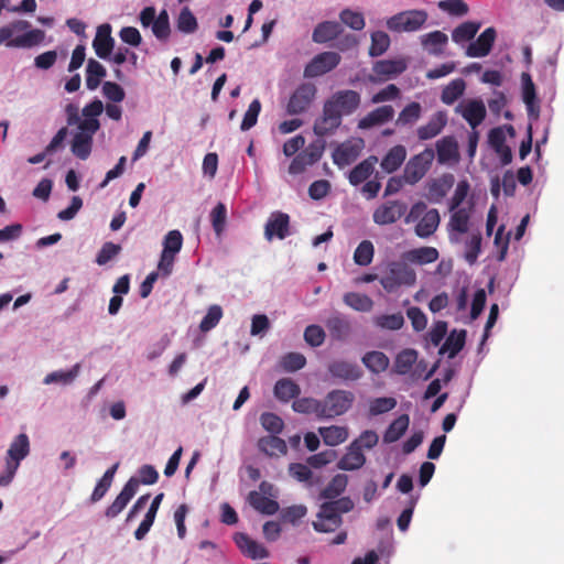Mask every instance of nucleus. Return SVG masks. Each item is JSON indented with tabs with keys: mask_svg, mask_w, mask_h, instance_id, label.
<instances>
[{
	"mask_svg": "<svg viewBox=\"0 0 564 564\" xmlns=\"http://www.w3.org/2000/svg\"><path fill=\"white\" fill-rule=\"evenodd\" d=\"M29 454V436L25 433H21L13 438L7 451L6 467L3 471H0V487H7L11 484L21 462Z\"/></svg>",
	"mask_w": 564,
	"mask_h": 564,
	"instance_id": "nucleus-1",
	"label": "nucleus"
},
{
	"mask_svg": "<svg viewBox=\"0 0 564 564\" xmlns=\"http://www.w3.org/2000/svg\"><path fill=\"white\" fill-rule=\"evenodd\" d=\"M408 261H391L387 274L380 279V284L387 292H393L401 285L412 286L416 282L415 271Z\"/></svg>",
	"mask_w": 564,
	"mask_h": 564,
	"instance_id": "nucleus-2",
	"label": "nucleus"
},
{
	"mask_svg": "<svg viewBox=\"0 0 564 564\" xmlns=\"http://www.w3.org/2000/svg\"><path fill=\"white\" fill-rule=\"evenodd\" d=\"M355 394L347 390H332L322 400V419L345 414L354 404Z\"/></svg>",
	"mask_w": 564,
	"mask_h": 564,
	"instance_id": "nucleus-3",
	"label": "nucleus"
},
{
	"mask_svg": "<svg viewBox=\"0 0 564 564\" xmlns=\"http://www.w3.org/2000/svg\"><path fill=\"white\" fill-rule=\"evenodd\" d=\"M435 153L433 149L426 148L419 154L412 156L405 164L403 180L406 184L414 185L429 172Z\"/></svg>",
	"mask_w": 564,
	"mask_h": 564,
	"instance_id": "nucleus-4",
	"label": "nucleus"
},
{
	"mask_svg": "<svg viewBox=\"0 0 564 564\" xmlns=\"http://www.w3.org/2000/svg\"><path fill=\"white\" fill-rule=\"evenodd\" d=\"M424 10H408L392 15L387 21V28L392 32H414L420 30L427 21Z\"/></svg>",
	"mask_w": 564,
	"mask_h": 564,
	"instance_id": "nucleus-5",
	"label": "nucleus"
},
{
	"mask_svg": "<svg viewBox=\"0 0 564 564\" xmlns=\"http://www.w3.org/2000/svg\"><path fill=\"white\" fill-rule=\"evenodd\" d=\"M143 28H152V33L160 41H167L171 34L169 13L162 10L158 15L154 7H145L139 15Z\"/></svg>",
	"mask_w": 564,
	"mask_h": 564,
	"instance_id": "nucleus-6",
	"label": "nucleus"
},
{
	"mask_svg": "<svg viewBox=\"0 0 564 564\" xmlns=\"http://www.w3.org/2000/svg\"><path fill=\"white\" fill-rule=\"evenodd\" d=\"M316 86L312 83H303L292 93L286 104L288 115L295 116L308 110L316 97Z\"/></svg>",
	"mask_w": 564,
	"mask_h": 564,
	"instance_id": "nucleus-7",
	"label": "nucleus"
},
{
	"mask_svg": "<svg viewBox=\"0 0 564 564\" xmlns=\"http://www.w3.org/2000/svg\"><path fill=\"white\" fill-rule=\"evenodd\" d=\"M13 30L9 25L0 28V44L7 42L9 47H33L41 44L45 39V32L40 29H34L25 32L22 35L13 37Z\"/></svg>",
	"mask_w": 564,
	"mask_h": 564,
	"instance_id": "nucleus-8",
	"label": "nucleus"
},
{
	"mask_svg": "<svg viewBox=\"0 0 564 564\" xmlns=\"http://www.w3.org/2000/svg\"><path fill=\"white\" fill-rule=\"evenodd\" d=\"M324 104L326 106L329 105L330 109L339 111L341 117L350 116L360 107L361 96L358 91L351 89L338 90L326 99Z\"/></svg>",
	"mask_w": 564,
	"mask_h": 564,
	"instance_id": "nucleus-9",
	"label": "nucleus"
},
{
	"mask_svg": "<svg viewBox=\"0 0 564 564\" xmlns=\"http://www.w3.org/2000/svg\"><path fill=\"white\" fill-rule=\"evenodd\" d=\"M408 210V205L398 199L386 200L380 204L372 214V220L379 226L395 224Z\"/></svg>",
	"mask_w": 564,
	"mask_h": 564,
	"instance_id": "nucleus-10",
	"label": "nucleus"
},
{
	"mask_svg": "<svg viewBox=\"0 0 564 564\" xmlns=\"http://www.w3.org/2000/svg\"><path fill=\"white\" fill-rule=\"evenodd\" d=\"M340 59V55L336 52L319 53L305 66L303 75L305 78L322 76L336 68Z\"/></svg>",
	"mask_w": 564,
	"mask_h": 564,
	"instance_id": "nucleus-11",
	"label": "nucleus"
},
{
	"mask_svg": "<svg viewBox=\"0 0 564 564\" xmlns=\"http://www.w3.org/2000/svg\"><path fill=\"white\" fill-rule=\"evenodd\" d=\"M406 69V64L402 59H381L373 64V75L369 76L371 83H382L391 79Z\"/></svg>",
	"mask_w": 564,
	"mask_h": 564,
	"instance_id": "nucleus-12",
	"label": "nucleus"
},
{
	"mask_svg": "<svg viewBox=\"0 0 564 564\" xmlns=\"http://www.w3.org/2000/svg\"><path fill=\"white\" fill-rule=\"evenodd\" d=\"M341 121L343 117L339 111L333 110L329 105L324 104L321 117L314 122L313 131L319 138L330 135L340 127Z\"/></svg>",
	"mask_w": 564,
	"mask_h": 564,
	"instance_id": "nucleus-13",
	"label": "nucleus"
},
{
	"mask_svg": "<svg viewBox=\"0 0 564 564\" xmlns=\"http://www.w3.org/2000/svg\"><path fill=\"white\" fill-rule=\"evenodd\" d=\"M290 236V216L282 212H273L264 226V237L268 241L280 240Z\"/></svg>",
	"mask_w": 564,
	"mask_h": 564,
	"instance_id": "nucleus-14",
	"label": "nucleus"
},
{
	"mask_svg": "<svg viewBox=\"0 0 564 564\" xmlns=\"http://www.w3.org/2000/svg\"><path fill=\"white\" fill-rule=\"evenodd\" d=\"M364 148V140H348L340 143L333 152V162L339 166H346L355 162Z\"/></svg>",
	"mask_w": 564,
	"mask_h": 564,
	"instance_id": "nucleus-15",
	"label": "nucleus"
},
{
	"mask_svg": "<svg viewBox=\"0 0 564 564\" xmlns=\"http://www.w3.org/2000/svg\"><path fill=\"white\" fill-rule=\"evenodd\" d=\"M312 524L317 532H335L343 524V518L330 506L323 502Z\"/></svg>",
	"mask_w": 564,
	"mask_h": 564,
	"instance_id": "nucleus-16",
	"label": "nucleus"
},
{
	"mask_svg": "<svg viewBox=\"0 0 564 564\" xmlns=\"http://www.w3.org/2000/svg\"><path fill=\"white\" fill-rule=\"evenodd\" d=\"M139 488V480L131 477L123 486L120 494L116 497L113 502L106 509L105 516L108 519L116 518L127 507L129 501L134 497Z\"/></svg>",
	"mask_w": 564,
	"mask_h": 564,
	"instance_id": "nucleus-17",
	"label": "nucleus"
},
{
	"mask_svg": "<svg viewBox=\"0 0 564 564\" xmlns=\"http://www.w3.org/2000/svg\"><path fill=\"white\" fill-rule=\"evenodd\" d=\"M497 37L496 29L490 26L485 29L480 35L473 42L469 43V45L466 48L465 54L468 57H485L487 56L495 44Z\"/></svg>",
	"mask_w": 564,
	"mask_h": 564,
	"instance_id": "nucleus-18",
	"label": "nucleus"
},
{
	"mask_svg": "<svg viewBox=\"0 0 564 564\" xmlns=\"http://www.w3.org/2000/svg\"><path fill=\"white\" fill-rule=\"evenodd\" d=\"M456 112L460 113L474 130L485 120L487 115L485 104L480 99H471L464 105H458Z\"/></svg>",
	"mask_w": 564,
	"mask_h": 564,
	"instance_id": "nucleus-19",
	"label": "nucleus"
},
{
	"mask_svg": "<svg viewBox=\"0 0 564 564\" xmlns=\"http://www.w3.org/2000/svg\"><path fill=\"white\" fill-rule=\"evenodd\" d=\"M328 372L333 378L343 381H357L362 377L361 368L356 364L348 360H334L328 367Z\"/></svg>",
	"mask_w": 564,
	"mask_h": 564,
	"instance_id": "nucleus-20",
	"label": "nucleus"
},
{
	"mask_svg": "<svg viewBox=\"0 0 564 564\" xmlns=\"http://www.w3.org/2000/svg\"><path fill=\"white\" fill-rule=\"evenodd\" d=\"M111 25L104 23L97 28L93 47L99 58L107 59L110 57L115 47V39L111 36Z\"/></svg>",
	"mask_w": 564,
	"mask_h": 564,
	"instance_id": "nucleus-21",
	"label": "nucleus"
},
{
	"mask_svg": "<svg viewBox=\"0 0 564 564\" xmlns=\"http://www.w3.org/2000/svg\"><path fill=\"white\" fill-rule=\"evenodd\" d=\"M394 117V109L390 105H384L381 107H378L370 112H368L365 117H362L358 121V128L366 130L370 129L376 126H381L390 120H392Z\"/></svg>",
	"mask_w": 564,
	"mask_h": 564,
	"instance_id": "nucleus-22",
	"label": "nucleus"
},
{
	"mask_svg": "<svg viewBox=\"0 0 564 564\" xmlns=\"http://www.w3.org/2000/svg\"><path fill=\"white\" fill-rule=\"evenodd\" d=\"M236 545L248 557L252 560L265 558L269 555L268 550L257 541L252 540L246 533H236L234 536Z\"/></svg>",
	"mask_w": 564,
	"mask_h": 564,
	"instance_id": "nucleus-23",
	"label": "nucleus"
},
{
	"mask_svg": "<svg viewBox=\"0 0 564 564\" xmlns=\"http://www.w3.org/2000/svg\"><path fill=\"white\" fill-rule=\"evenodd\" d=\"M522 100L525 104L529 116L538 117L540 112L539 100L536 97L535 85L529 73L521 74Z\"/></svg>",
	"mask_w": 564,
	"mask_h": 564,
	"instance_id": "nucleus-24",
	"label": "nucleus"
},
{
	"mask_svg": "<svg viewBox=\"0 0 564 564\" xmlns=\"http://www.w3.org/2000/svg\"><path fill=\"white\" fill-rule=\"evenodd\" d=\"M447 124V113L445 111L435 112L426 124L417 128V138L422 141L430 140L438 135Z\"/></svg>",
	"mask_w": 564,
	"mask_h": 564,
	"instance_id": "nucleus-25",
	"label": "nucleus"
},
{
	"mask_svg": "<svg viewBox=\"0 0 564 564\" xmlns=\"http://www.w3.org/2000/svg\"><path fill=\"white\" fill-rule=\"evenodd\" d=\"M258 449L269 457H282L288 453V445L284 440L276 435H267L258 440Z\"/></svg>",
	"mask_w": 564,
	"mask_h": 564,
	"instance_id": "nucleus-26",
	"label": "nucleus"
},
{
	"mask_svg": "<svg viewBox=\"0 0 564 564\" xmlns=\"http://www.w3.org/2000/svg\"><path fill=\"white\" fill-rule=\"evenodd\" d=\"M454 185V176L444 174L438 178L432 180L427 184V199L431 203H440Z\"/></svg>",
	"mask_w": 564,
	"mask_h": 564,
	"instance_id": "nucleus-27",
	"label": "nucleus"
},
{
	"mask_svg": "<svg viewBox=\"0 0 564 564\" xmlns=\"http://www.w3.org/2000/svg\"><path fill=\"white\" fill-rule=\"evenodd\" d=\"M449 221L447 224L449 238L452 241H458L454 234H466L469 229L470 210L466 208H456L451 210Z\"/></svg>",
	"mask_w": 564,
	"mask_h": 564,
	"instance_id": "nucleus-28",
	"label": "nucleus"
},
{
	"mask_svg": "<svg viewBox=\"0 0 564 564\" xmlns=\"http://www.w3.org/2000/svg\"><path fill=\"white\" fill-rule=\"evenodd\" d=\"M441 221L440 213L437 209L432 208L425 210L424 215L421 217L419 223L415 226V234L420 238H427L432 236Z\"/></svg>",
	"mask_w": 564,
	"mask_h": 564,
	"instance_id": "nucleus-29",
	"label": "nucleus"
},
{
	"mask_svg": "<svg viewBox=\"0 0 564 564\" xmlns=\"http://www.w3.org/2000/svg\"><path fill=\"white\" fill-rule=\"evenodd\" d=\"M366 457L360 451L358 442H352L347 453L339 459L338 468L341 470H356L364 466Z\"/></svg>",
	"mask_w": 564,
	"mask_h": 564,
	"instance_id": "nucleus-30",
	"label": "nucleus"
},
{
	"mask_svg": "<svg viewBox=\"0 0 564 564\" xmlns=\"http://www.w3.org/2000/svg\"><path fill=\"white\" fill-rule=\"evenodd\" d=\"M438 251L434 247H420L402 254V260L414 264H429L438 259Z\"/></svg>",
	"mask_w": 564,
	"mask_h": 564,
	"instance_id": "nucleus-31",
	"label": "nucleus"
},
{
	"mask_svg": "<svg viewBox=\"0 0 564 564\" xmlns=\"http://www.w3.org/2000/svg\"><path fill=\"white\" fill-rule=\"evenodd\" d=\"M343 32L340 23L336 21H324L318 23L312 34L315 43H326L338 37Z\"/></svg>",
	"mask_w": 564,
	"mask_h": 564,
	"instance_id": "nucleus-32",
	"label": "nucleus"
},
{
	"mask_svg": "<svg viewBox=\"0 0 564 564\" xmlns=\"http://www.w3.org/2000/svg\"><path fill=\"white\" fill-rule=\"evenodd\" d=\"M436 154L440 163H447L458 158V144L454 137L447 135L436 142Z\"/></svg>",
	"mask_w": 564,
	"mask_h": 564,
	"instance_id": "nucleus-33",
	"label": "nucleus"
},
{
	"mask_svg": "<svg viewBox=\"0 0 564 564\" xmlns=\"http://www.w3.org/2000/svg\"><path fill=\"white\" fill-rule=\"evenodd\" d=\"M274 397L282 401L289 402L296 399L301 393L300 386L290 378H282L278 380L273 389Z\"/></svg>",
	"mask_w": 564,
	"mask_h": 564,
	"instance_id": "nucleus-34",
	"label": "nucleus"
},
{
	"mask_svg": "<svg viewBox=\"0 0 564 564\" xmlns=\"http://www.w3.org/2000/svg\"><path fill=\"white\" fill-rule=\"evenodd\" d=\"M377 161V156L371 155L357 164L349 173V183L356 186L367 181L373 173Z\"/></svg>",
	"mask_w": 564,
	"mask_h": 564,
	"instance_id": "nucleus-35",
	"label": "nucleus"
},
{
	"mask_svg": "<svg viewBox=\"0 0 564 564\" xmlns=\"http://www.w3.org/2000/svg\"><path fill=\"white\" fill-rule=\"evenodd\" d=\"M248 502L252 508L263 514L272 516L279 510V503L275 500L270 499L256 490L249 492Z\"/></svg>",
	"mask_w": 564,
	"mask_h": 564,
	"instance_id": "nucleus-36",
	"label": "nucleus"
},
{
	"mask_svg": "<svg viewBox=\"0 0 564 564\" xmlns=\"http://www.w3.org/2000/svg\"><path fill=\"white\" fill-rule=\"evenodd\" d=\"M361 361L365 367L372 373H381L386 371L390 364L388 356L384 352L378 350L366 352L362 356Z\"/></svg>",
	"mask_w": 564,
	"mask_h": 564,
	"instance_id": "nucleus-37",
	"label": "nucleus"
},
{
	"mask_svg": "<svg viewBox=\"0 0 564 564\" xmlns=\"http://www.w3.org/2000/svg\"><path fill=\"white\" fill-rule=\"evenodd\" d=\"M406 158V150L403 145H394L383 156L381 161V167L387 173H393L397 171Z\"/></svg>",
	"mask_w": 564,
	"mask_h": 564,
	"instance_id": "nucleus-38",
	"label": "nucleus"
},
{
	"mask_svg": "<svg viewBox=\"0 0 564 564\" xmlns=\"http://www.w3.org/2000/svg\"><path fill=\"white\" fill-rule=\"evenodd\" d=\"M466 340V330H452L445 343L440 349V354L443 355L448 351V358H454L463 348Z\"/></svg>",
	"mask_w": 564,
	"mask_h": 564,
	"instance_id": "nucleus-39",
	"label": "nucleus"
},
{
	"mask_svg": "<svg viewBox=\"0 0 564 564\" xmlns=\"http://www.w3.org/2000/svg\"><path fill=\"white\" fill-rule=\"evenodd\" d=\"M162 498H163V494H159L152 500L151 506H150L148 512L144 516V519L142 520V522L140 523L138 529L134 531V538L137 540H139V541L143 540L144 536L150 531V529H151V527H152V524L154 522V519H155V516H156V512H158V509L160 507Z\"/></svg>",
	"mask_w": 564,
	"mask_h": 564,
	"instance_id": "nucleus-40",
	"label": "nucleus"
},
{
	"mask_svg": "<svg viewBox=\"0 0 564 564\" xmlns=\"http://www.w3.org/2000/svg\"><path fill=\"white\" fill-rule=\"evenodd\" d=\"M326 327L332 338L336 340H344L350 334L349 322L340 315H334L327 318Z\"/></svg>",
	"mask_w": 564,
	"mask_h": 564,
	"instance_id": "nucleus-41",
	"label": "nucleus"
},
{
	"mask_svg": "<svg viewBox=\"0 0 564 564\" xmlns=\"http://www.w3.org/2000/svg\"><path fill=\"white\" fill-rule=\"evenodd\" d=\"M106 74V68L98 61L89 58L86 66L87 88L89 90L97 89Z\"/></svg>",
	"mask_w": 564,
	"mask_h": 564,
	"instance_id": "nucleus-42",
	"label": "nucleus"
},
{
	"mask_svg": "<svg viewBox=\"0 0 564 564\" xmlns=\"http://www.w3.org/2000/svg\"><path fill=\"white\" fill-rule=\"evenodd\" d=\"M348 484V477L345 474L335 475L328 485L321 491V499H333L338 498L345 490Z\"/></svg>",
	"mask_w": 564,
	"mask_h": 564,
	"instance_id": "nucleus-43",
	"label": "nucleus"
},
{
	"mask_svg": "<svg viewBox=\"0 0 564 564\" xmlns=\"http://www.w3.org/2000/svg\"><path fill=\"white\" fill-rule=\"evenodd\" d=\"M318 432L328 446H337L348 438V429L345 426H324L319 427Z\"/></svg>",
	"mask_w": 564,
	"mask_h": 564,
	"instance_id": "nucleus-44",
	"label": "nucleus"
},
{
	"mask_svg": "<svg viewBox=\"0 0 564 564\" xmlns=\"http://www.w3.org/2000/svg\"><path fill=\"white\" fill-rule=\"evenodd\" d=\"M481 26L480 22L466 21L456 26L452 32V40L457 43L471 41Z\"/></svg>",
	"mask_w": 564,
	"mask_h": 564,
	"instance_id": "nucleus-45",
	"label": "nucleus"
},
{
	"mask_svg": "<svg viewBox=\"0 0 564 564\" xmlns=\"http://www.w3.org/2000/svg\"><path fill=\"white\" fill-rule=\"evenodd\" d=\"M410 424V417L408 414H401L388 426L383 434V441L386 443H394L401 438L405 433Z\"/></svg>",
	"mask_w": 564,
	"mask_h": 564,
	"instance_id": "nucleus-46",
	"label": "nucleus"
},
{
	"mask_svg": "<svg viewBox=\"0 0 564 564\" xmlns=\"http://www.w3.org/2000/svg\"><path fill=\"white\" fill-rule=\"evenodd\" d=\"M448 37L442 31H433L422 36V45L433 55L443 52V46L447 44Z\"/></svg>",
	"mask_w": 564,
	"mask_h": 564,
	"instance_id": "nucleus-47",
	"label": "nucleus"
},
{
	"mask_svg": "<svg viewBox=\"0 0 564 564\" xmlns=\"http://www.w3.org/2000/svg\"><path fill=\"white\" fill-rule=\"evenodd\" d=\"M289 474L299 482H303L306 487H313L318 482V478L314 477L313 471L308 465L302 463H292L289 465Z\"/></svg>",
	"mask_w": 564,
	"mask_h": 564,
	"instance_id": "nucleus-48",
	"label": "nucleus"
},
{
	"mask_svg": "<svg viewBox=\"0 0 564 564\" xmlns=\"http://www.w3.org/2000/svg\"><path fill=\"white\" fill-rule=\"evenodd\" d=\"M93 148V138L84 133H75L72 140V152L80 159L86 160L89 158Z\"/></svg>",
	"mask_w": 564,
	"mask_h": 564,
	"instance_id": "nucleus-49",
	"label": "nucleus"
},
{
	"mask_svg": "<svg viewBox=\"0 0 564 564\" xmlns=\"http://www.w3.org/2000/svg\"><path fill=\"white\" fill-rule=\"evenodd\" d=\"M343 300L347 306L358 312H370L373 307V301L366 294L348 292Z\"/></svg>",
	"mask_w": 564,
	"mask_h": 564,
	"instance_id": "nucleus-50",
	"label": "nucleus"
},
{
	"mask_svg": "<svg viewBox=\"0 0 564 564\" xmlns=\"http://www.w3.org/2000/svg\"><path fill=\"white\" fill-rule=\"evenodd\" d=\"M417 359V352L414 349H403L400 351L394 360V371L398 375H406L412 369Z\"/></svg>",
	"mask_w": 564,
	"mask_h": 564,
	"instance_id": "nucleus-51",
	"label": "nucleus"
},
{
	"mask_svg": "<svg viewBox=\"0 0 564 564\" xmlns=\"http://www.w3.org/2000/svg\"><path fill=\"white\" fill-rule=\"evenodd\" d=\"M292 408L297 413H314L317 417L322 419V400L314 398H296L292 404Z\"/></svg>",
	"mask_w": 564,
	"mask_h": 564,
	"instance_id": "nucleus-52",
	"label": "nucleus"
},
{
	"mask_svg": "<svg viewBox=\"0 0 564 564\" xmlns=\"http://www.w3.org/2000/svg\"><path fill=\"white\" fill-rule=\"evenodd\" d=\"M373 324L381 329L399 330L404 325L402 313L383 314L373 317Z\"/></svg>",
	"mask_w": 564,
	"mask_h": 564,
	"instance_id": "nucleus-53",
	"label": "nucleus"
},
{
	"mask_svg": "<svg viewBox=\"0 0 564 564\" xmlns=\"http://www.w3.org/2000/svg\"><path fill=\"white\" fill-rule=\"evenodd\" d=\"M79 370H80V364H76L73 366L72 369H69L67 371L59 370V371H53V372L48 373L44 378L43 382L45 384H51V383L68 384L70 382H73L74 379L78 376Z\"/></svg>",
	"mask_w": 564,
	"mask_h": 564,
	"instance_id": "nucleus-54",
	"label": "nucleus"
},
{
	"mask_svg": "<svg viewBox=\"0 0 564 564\" xmlns=\"http://www.w3.org/2000/svg\"><path fill=\"white\" fill-rule=\"evenodd\" d=\"M422 113V107L419 102L412 101L406 105L398 116L395 124L408 126L416 122Z\"/></svg>",
	"mask_w": 564,
	"mask_h": 564,
	"instance_id": "nucleus-55",
	"label": "nucleus"
},
{
	"mask_svg": "<svg viewBox=\"0 0 564 564\" xmlns=\"http://www.w3.org/2000/svg\"><path fill=\"white\" fill-rule=\"evenodd\" d=\"M465 90V82L460 78L452 80L443 90L441 100L445 105L454 104Z\"/></svg>",
	"mask_w": 564,
	"mask_h": 564,
	"instance_id": "nucleus-56",
	"label": "nucleus"
},
{
	"mask_svg": "<svg viewBox=\"0 0 564 564\" xmlns=\"http://www.w3.org/2000/svg\"><path fill=\"white\" fill-rule=\"evenodd\" d=\"M375 247L370 240H362L354 252V261L356 264L366 267L372 262Z\"/></svg>",
	"mask_w": 564,
	"mask_h": 564,
	"instance_id": "nucleus-57",
	"label": "nucleus"
},
{
	"mask_svg": "<svg viewBox=\"0 0 564 564\" xmlns=\"http://www.w3.org/2000/svg\"><path fill=\"white\" fill-rule=\"evenodd\" d=\"M390 46V37L383 31H376L371 34V45L369 47V55L377 57L388 51Z\"/></svg>",
	"mask_w": 564,
	"mask_h": 564,
	"instance_id": "nucleus-58",
	"label": "nucleus"
},
{
	"mask_svg": "<svg viewBox=\"0 0 564 564\" xmlns=\"http://www.w3.org/2000/svg\"><path fill=\"white\" fill-rule=\"evenodd\" d=\"M176 26L178 31L187 34L194 33L197 30V20L188 7L181 10L176 21Z\"/></svg>",
	"mask_w": 564,
	"mask_h": 564,
	"instance_id": "nucleus-59",
	"label": "nucleus"
},
{
	"mask_svg": "<svg viewBox=\"0 0 564 564\" xmlns=\"http://www.w3.org/2000/svg\"><path fill=\"white\" fill-rule=\"evenodd\" d=\"M437 7L452 17H464L469 11L468 4L463 0H441Z\"/></svg>",
	"mask_w": 564,
	"mask_h": 564,
	"instance_id": "nucleus-60",
	"label": "nucleus"
},
{
	"mask_svg": "<svg viewBox=\"0 0 564 564\" xmlns=\"http://www.w3.org/2000/svg\"><path fill=\"white\" fill-rule=\"evenodd\" d=\"M210 220L216 236H221L226 227L227 208L225 204L218 203L210 213Z\"/></svg>",
	"mask_w": 564,
	"mask_h": 564,
	"instance_id": "nucleus-61",
	"label": "nucleus"
},
{
	"mask_svg": "<svg viewBox=\"0 0 564 564\" xmlns=\"http://www.w3.org/2000/svg\"><path fill=\"white\" fill-rule=\"evenodd\" d=\"M260 423L262 427L272 433V435L280 434L284 427L283 420L272 412L262 413L260 416Z\"/></svg>",
	"mask_w": 564,
	"mask_h": 564,
	"instance_id": "nucleus-62",
	"label": "nucleus"
},
{
	"mask_svg": "<svg viewBox=\"0 0 564 564\" xmlns=\"http://www.w3.org/2000/svg\"><path fill=\"white\" fill-rule=\"evenodd\" d=\"M325 150V141L321 138L310 143L302 152H300L311 165L318 162Z\"/></svg>",
	"mask_w": 564,
	"mask_h": 564,
	"instance_id": "nucleus-63",
	"label": "nucleus"
},
{
	"mask_svg": "<svg viewBox=\"0 0 564 564\" xmlns=\"http://www.w3.org/2000/svg\"><path fill=\"white\" fill-rule=\"evenodd\" d=\"M481 250V236L479 232L473 234L465 242V259L469 264H474Z\"/></svg>",
	"mask_w": 564,
	"mask_h": 564,
	"instance_id": "nucleus-64",
	"label": "nucleus"
}]
</instances>
